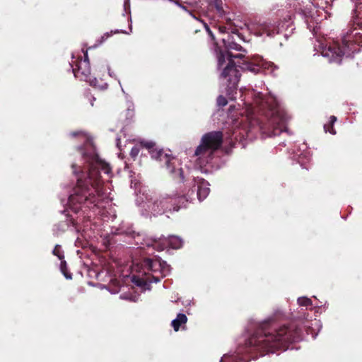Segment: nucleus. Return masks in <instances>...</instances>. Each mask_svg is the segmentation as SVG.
I'll return each mask as SVG.
<instances>
[{"label": "nucleus", "instance_id": "14", "mask_svg": "<svg viewBox=\"0 0 362 362\" xmlns=\"http://www.w3.org/2000/svg\"><path fill=\"white\" fill-rule=\"evenodd\" d=\"M85 139H87L86 146V148L88 149L89 152H88V153H83V160H81L82 162H84V161L87 160L88 159H89L90 156L91 155V153L93 152V149L95 152V150L94 147L93 146L91 142L87 139V136H85Z\"/></svg>", "mask_w": 362, "mask_h": 362}, {"label": "nucleus", "instance_id": "6", "mask_svg": "<svg viewBox=\"0 0 362 362\" xmlns=\"http://www.w3.org/2000/svg\"><path fill=\"white\" fill-rule=\"evenodd\" d=\"M183 197H177L176 194H163L151 198L145 204L144 207L153 215L160 214L167 210H177L178 204H183Z\"/></svg>", "mask_w": 362, "mask_h": 362}, {"label": "nucleus", "instance_id": "15", "mask_svg": "<svg viewBox=\"0 0 362 362\" xmlns=\"http://www.w3.org/2000/svg\"><path fill=\"white\" fill-rule=\"evenodd\" d=\"M337 121V117L335 116H332L330 117V123L328 124H325L324 128L325 132H329V133L332 134H335V132L334 131L332 128L333 124Z\"/></svg>", "mask_w": 362, "mask_h": 362}, {"label": "nucleus", "instance_id": "22", "mask_svg": "<svg viewBox=\"0 0 362 362\" xmlns=\"http://www.w3.org/2000/svg\"><path fill=\"white\" fill-rule=\"evenodd\" d=\"M53 253H54V255L58 256L59 259H62V256L59 254V250L58 246L55 247V248L53 250Z\"/></svg>", "mask_w": 362, "mask_h": 362}, {"label": "nucleus", "instance_id": "11", "mask_svg": "<svg viewBox=\"0 0 362 362\" xmlns=\"http://www.w3.org/2000/svg\"><path fill=\"white\" fill-rule=\"evenodd\" d=\"M163 243V246L160 247V250H163L167 245L173 249L180 248L182 245V240L177 236H170L168 238H165Z\"/></svg>", "mask_w": 362, "mask_h": 362}, {"label": "nucleus", "instance_id": "16", "mask_svg": "<svg viewBox=\"0 0 362 362\" xmlns=\"http://www.w3.org/2000/svg\"><path fill=\"white\" fill-rule=\"evenodd\" d=\"M223 42H224L226 48L228 49H235V50H240L241 49V46H240L237 43L229 42L228 45H226L225 40H223Z\"/></svg>", "mask_w": 362, "mask_h": 362}, {"label": "nucleus", "instance_id": "2", "mask_svg": "<svg viewBox=\"0 0 362 362\" xmlns=\"http://www.w3.org/2000/svg\"><path fill=\"white\" fill-rule=\"evenodd\" d=\"M139 269V265L134 266L133 269L138 272L139 275L133 276L132 281L141 287H146L150 283L159 281L170 271V266L159 259H146L142 264V271Z\"/></svg>", "mask_w": 362, "mask_h": 362}, {"label": "nucleus", "instance_id": "21", "mask_svg": "<svg viewBox=\"0 0 362 362\" xmlns=\"http://www.w3.org/2000/svg\"><path fill=\"white\" fill-rule=\"evenodd\" d=\"M138 153H139V148L137 147L132 148V149L131 151V155L133 157H135L138 155Z\"/></svg>", "mask_w": 362, "mask_h": 362}, {"label": "nucleus", "instance_id": "13", "mask_svg": "<svg viewBox=\"0 0 362 362\" xmlns=\"http://www.w3.org/2000/svg\"><path fill=\"white\" fill-rule=\"evenodd\" d=\"M187 321V317L185 314L180 313L177 317L172 321V326L175 331H178L182 325H185Z\"/></svg>", "mask_w": 362, "mask_h": 362}, {"label": "nucleus", "instance_id": "5", "mask_svg": "<svg viewBox=\"0 0 362 362\" xmlns=\"http://www.w3.org/2000/svg\"><path fill=\"white\" fill-rule=\"evenodd\" d=\"M222 139L223 135L221 132H210L202 137V143L195 151L197 164L201 168L211 159L214 152L221 146Z\"/></svg>", "mask_w": 362, "mask_h": 362}, {"label": "nucleus", "instance_id": "8", "mask_svg": "<svg viewBox=\"0 0 362 362\" xmlns=\"http://www.w3.org/2000/svg\"><path fill=\"white\" fill-rule=\"evenodd\" d=\"M141 144L144 147L150 150L152 158L160 161H164L166 165L169 167V163L171 159L168 153H164L162 150L153 148L155 144L152 141H141Z\"/></svg>", "mask_w": 362, "mask_h": 362}, {"label": "nucleus", "instance_id": "17", "mask_svg": "<svg viewBox=\"0 0 362 362\" xmlns=\"http://www.w3.org/2000/svg\"><path fill=\"white\" fill-rule=\"evenodd\" d=\"M298 303L301 306H308L311 305L310 299L305 297L299 298L298 299Z\"/></svg>", "mask_w": 362, "mask_h": 362}, {"label": "nucleus", "instance_id": "1", "mask_svg": "<svg viewBox=\"0 0 362 362\" xmlns=\"http://www.w3.org/2000/svg\"><path fill=\"white\" fill-rule=\"evenodd\" d=\"M87 163V170L83 171L84 162L79 161L72 165L73 173L77 177V185L74 189V193L69 198V207L75 212L80 209V206L83 202H88L89 197L96 192L100 194V177L98 170L100 168L105 174H109L110 168L109 165L102 160L99 159L96 153L93 149V152L89 159L86 160Z\"/></svg>", "mask_w": 362, "mask_h": 362}, {"label": "nucleus", "instance_id": "27", "mask_svg": "<svg viewBox=\"0 0 362 362\" xmlns=\"http://www.w3.org/2000/svg\"><path fill=\"white\" fill-rule=\"evenodd\" d=\"M206 30H207V31L209 32V33L211 35H212V34H211V33L210 30H209L207 27H206Z\"/></svg>", "mask_w": 362, "mask_h": 362}, {"label": "nucleus", "instance_id": "10", "mask_svg": "<svg viewBox=\"0 0 362 362\" xmlns=\"http://www.w3.org/2000/svg\"><path fill=\"white\" fill-rule=\"evenodd\" d=\"M85 59L83 60H81L78 66V70L76 73V75H78L79 74H81L85 76L86 80L88 78V77L90 75V69L89 66V60L87 54V52L85 53Z\"/></svg>", "mask_w": 362, "mask_h": 362}, {"label": "nucleus", "instance_id": "9", "mask_svg": "<svg viewBox=\"0 0 362 362\" xmlns=\"http://www.w3.org/2000/svg\"><path fill=\"white\" fill-rule=\"evenodd\" d=\"M253 65H248L247 69L252 72H257L258 69L257 67H261L264 70H269L271 69V73H273L276 66L271 62H267L263 59L261 57H255L252 59Z\"/></svg>", "mask_w": 362, "mask_h": 362}, {"label": "nucleus", "instance_id": "20", "mask_svg": "<svg viewBox=\"0 0 362 362\" xmlns=\"http://www.w3.org/2000/svg\"><path fill=\"white\" fill-rule=\"evenodd\" d=\"M353 21L354 24H357L358 25H361L362 24V23L359 21L358 14H356V16L353 17Z\"/></svg>", "mask_w": 362, "mask_h": 362}, {"label": "nucleus", "instance_id": "4", "mask_svg": "<svg viewBox=\"0 0 362 362\" xmlns=\"http://www.w3.org/2000/svg\"><path fill=\"white\" fill-rule=\"evenodd\" d=\"M240 57V55H233L228 51H220L217 53L220 79L230 89L236 88L240 78V73L233 63V58Z\"/></svg>", "mask_w": 362, "mask_h": 362}, {"label": "nucleus", "instance_id": "25", "mask_svg": "<svg viewBox=\"0 0 362 362\" xmlns=\"http://www.w3.org/2000/svg\"><path fill=\"white\" fill-rule=\"evenodd\" d=\"M361 6H357V8L356 10L354 11L355 12V14L357 13V12H359L361 13V11H358V9H361Z\"/></svg>", "mask_w": 362, "mask_h": 362}, {"label": "nucleus", "instance_id": "24", "mask_svg": "<svg viewBox=\"0 0 362 362\" xmlns=\"http://www.w3.org/2000/svg\"><path fill=\"white\" fill-rule=\"evenodd\" d=\"M229 357L228 356H223V357L221 358V361L220 362H226V360Z\"/></svg>", "mask_w": 362, "mask_h": 362}, {"label": "nucleus", "instance_id": "19", "mask_svg": "<svg viewBox=\"0 0 362 362\" xmlns=\"http://www.w3.org/2000/svg\"><path fill=\"white\" fill-rule=\"evenodd\" d=\"M262 29L264 30V32L267 33V35L270 36L272 35V33L270 32V25H264Z\"/></svg>", "mask_w": 362, "mask_h": 362}, {"label": "nucleus", "instance_id": "23", "mask_svg": "<svg viewBox=\"0 0 362 362\" xmlns=\"http://www.w3.org/2000/svg\"><path fill=\"white\" fill-rule=\"evenodd\" d=\"M64 266H65V262H62V264H61V269H62V272L64 273V276H66V278H67V279H71V276L70 275H67V274L64 272Z\"/></svg>", "mask_w": 362, "mask_h": 362}, {"label": "nucleus", "instance_id": "12", "mask_svg": "<svg viewBox=\"0 0 362 362\" xmlns=\"http://www.w3.org/2000/svg\"><path fill=\"white\" fill-rule=\"evenodd\" d=\"M209 183L204 180H199L197 196L199 200L205 199L209 193Z\"/></svg>", "mask_w": 362, "mask_h": 362}, {"label": "nucleus", "instance_id": "7", "mask_svg": "<svg viewBox=\"0 0 362 362\" xmlns=\"http://www.w3.org/2000/svg\"><path fill=\"white\" fill-rule=\"evenodd\" d=\"M349 42L350 40L346 37L343 39V46L341 47L334 44L332 47L329 46L328 48L322 49V55L329 58L330 62L339 63L342 55H349L351 52H354L356 51L355 45L352 43L349 44Z\"/></svg>", "mask_w": 362, "mask_h": 362}, {"label": "nucleus", "instance_id": "26", "mask_svg": "<svg viewBox=\"0 0 362 362\" xmlns=\"http://www.w3.org/2000/svg\"><path fill=\"white\" fill-rule=\"evenodd\" d=\"M107 69H108L109 75H110V76H112V74L111 73L110 69L108 67H107Z\"/></svg>", "mask_w": 362, "mask_h": 362}, {"label": "nucleus", "instance_id": "18", "mask_svg": "<svg viewBox=\"0 0 362 362\" xmlns=\"http://www.w3.org/2000/svg\"><path fill=\"white\" fill-rule=\"evenodd\" d=\"M217 103L219 106H225L227 104V100L223 96L220 95L217 98Z\"/></svg>", "mask_w": 362, "mask_h": 362}, {"label": "nucleus", "instance_id": "3", "mask_svg": "<svg viewBox=\"0 0 362 362\" xmlns=\"http://www.w3.org/2000/svg\"><path fill=\"white\" fill-rule=\"evenodd\" d=\"M290 332L286 327L280 329L275 334H265L252 337L250 344L267 353L274 352L276 349H285V344L290 340Z\"/></svg>", "mask_w": 362, "mask_h": 362}]
</instances>
